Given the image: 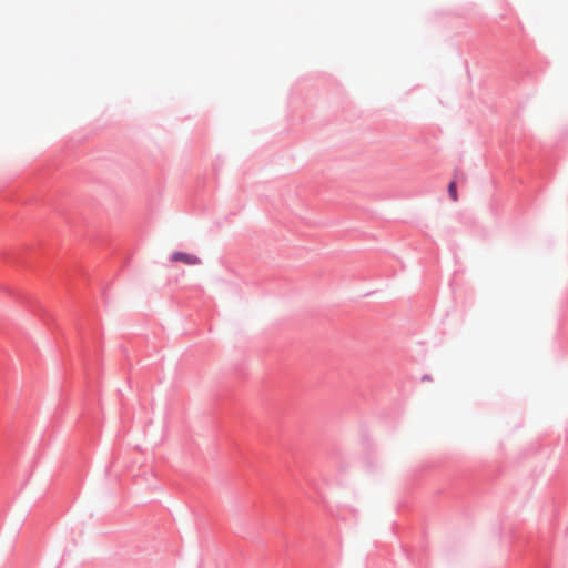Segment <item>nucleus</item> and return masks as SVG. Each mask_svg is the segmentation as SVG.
Wrapping results in <instances>:
<instances>
[{
	"mask_svg": "<svg viewBox=\"0 0 568 568\" xmlns=\"http://www.w3.org/2000/svg\"><path fill=\"white\" fill-rule=\"evenodd\" d=\"M170 260L173 263H183L190 266L199 265L201 263V258L199 256L185 252H173Z\"/></svg>",
	"mask_w": 568,
	"mask_h": 568,
	"instance_id": "f257e3e1",
	"label": "nucleus"
},
{
	"mask_svg": "<svg viewBox=\"0 0 568 568\" xmlns=\"http://www.w3.org/2000/svg\"><path fill=\"white\" fill-rule=\"evenodd\" d=\"M448 193L453 201L458 200L456 182H450L448 185Z\"/></svg>",
	"mask_w": 568,
	"mask_h": 568,
	"instance_id": "f03ea898",
	"label": "nucleus"
}]
</instances>
